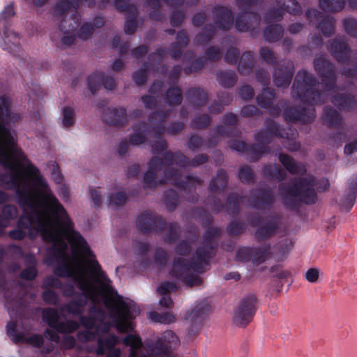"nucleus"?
<instances>
[{
    "label": "nucleus",
    "mask_w": 357,
    "mask_h": 357,
    "mask_svg": "<svg viewBox=\"0 0 357 357\" xmlns=\"http://www.w3.org/2000/svg\"><path fill=\"white\" fill-rule=\"evenodd\" d=\"M17 325L15 322L11 321L7 324V333L15 342L26 340V338L16 331Z\"/></svg>",
    "instance_id": "nucleus-14"
},
{
    "label": "nucleus",
    "mask_w": 357,
    "mask_h": 357,
    "mask_svg": "<svg viewBox=\"0 0 357 357\" xmlns=\"http://www.w3.org/2000/svg\"><path fill=\"white\" fill-rule=\"evenodd\" d=\"M333 102L335 105H338L341 107H343V108L344 107V105H342V102H339L337 100H334Z\"/></svg>",
    "instance_id": "nucleus-55"
},
{
    "label": "nucleus",
    "mask_w": 357,
    "mask_h": 357,
    "mask_svg": "<svg viewBox=\"0 0 357 357\" xmlns=\"http://www.w3.org/2000/svg\"><path fill=\"white\" fill-rule=\"evenodd\" d=\"M225 11H226L225 15L228 18V20H230V17H231V13L229 10H225Z\"/></svg>",
    "instance_id": "nucleus-57"
},
{
    "label": "nucleus",
    "mask_w": 357,
    "mask_h": 357,
    "mask_svg": "<svg viewBox=\"0 0 357 357\" xmlns=\"http://www.w3.org/2000/svg\"><path fill=\"white\" fill-rule=\"evenodd\" d=\"M43 316L44 320L48 323L51 328L61 333H71L75 331L78 327V324L74 321L61 323L60 321V315L57 312L52 309L45 310L43 311Z\"/></svg>",
    "instance_id": "nucleus-4"
},
{
    "label": "nucleus",
    "mask_w": 357,
    "mask_h": 357,
    "mask_svg": "<svg viewBox=\"0 0 357 357\" xmlns=\"http://www.w3.org/2000/svg\"><path fill=\"white\" fill-rule=\"evenodd\" d=\"M183 246L185 247V250H188V246L185 243L183 244Z\"/></svg>",
    "instance_id": "nucleus-64"
},
{
    "label": "nucleus",
    "mask_w": 357,
    "mask_h": 357,
    "mask_svg": "<svg viewBox=\"0 0 357 357\" xmlns=\"http://www.w3.org/2000/svg\"><path fill=\"white\" fill-rule=\"evenodd\" d=\"M83 305L84 303L82 301L80 303L73 301L66 306V310L73 315L78 314L82 312Z\"/></svg>",
    "instance_id": "nucleus-20"
},
{
    "label": "nucleus",
    "mask_w": 357,
    "mask_h": 357,
    "mask_svg": "<svg viewBox=\"0 0 357 357\" xmlns=\"http://www.w3.org/2000/svg\"><path fill=\"white\" fill-rule=\"evenodd\" d=\"M179 36L181 37H183L185 39V33H181Z\"/></svg>",
    "instance_id": "nucleus-62"
},
{
    "label": "nucleus",
    "mask_w": 357,
    "mask_h": 357,
    "mask_svg": "<svg viewBox=\"0 0 357 357\" xmlns=\"http://www.w3.org/2000/svg\"><path fill=\"white\" fill-rule=\"evenodd\" d=\"M204 17L203 15L197 14V15H195V17H193V23L195 25L198 26L204 22Z\"/></svg>",
    "instance_id": "nucleus-40"
},
{
    "label": "nucleus",
    "mask_w": 357,
    "mask_h": 357,
    "mask_svg": "<svg viewBox=\"0 0 357 357\" xmlns=\"http://www.w3.org/2000/svg\"><path fill=\"white\" fill-rule=\"evenodd\" d=\"M105 87L108 89H112L114 86V80L112 78H107L104 83Z\"/></svg>",
    "instance_id": "nucleus-41"
},
{
    "label": "nucleus",
    "mask_w": 357,
    "mask_h": 357,
    "mask_svg": "<svg viewBox=\"0 0 357 357\" xmlns=\"http://www.w3.org/2000/svg\"><path fill=\"white\" fill-rule=\"evenodd\" d=\"M46 1V0H33V4L36 6L40 7Z\"/></svg>",
    "instance_id": "nucleus-52"
},
{
    "label": "nucleus",
    "mask_w": 357,
    "mask_h": 357,
    "mask_svg": "<svg viewBox=\"0 0 357 357\" xmlns=\"http://www.w3.org/2000/svg\"><path fill=\"white\" fill-rule=\"evenodd\" d=\"M142 100L143 102L147 105L148 106H149V105L151 104L153 101V99L151 96H145V97H143L142 98Z\"/></svg>",
    "instance_id": "nucleus-50"
},
{
    "label": "nucleus",
    "mask_w": 357,
    "mask_h": 357,
    "mask_svg": "<svg viewBox=\"0 0 357 357\" xmlns=\"http://www.w3.org/2000/svg\"><path fill=\"white\" fill-rule=\"evenodd\" d=\"M92 31L93 27L88 24H85L80 27L78 35L80 38L84 39L92 33Z\"/></svg>",
    "instance_id": "nucleus-23"
},
{
    "label": "nucleus",
    "mask_w": 357,
    "mask_h": 357,
    "mask_svg": "<svg viewBox=\"0 0 357 357\" xmlns=\"http://www.w3.org/2000/svg\"><path fill=\"white\" fill-rule=\"evenodd\" d=\"M20 45V38L17 35L13 32H8L5 33V38L3 41H0V45L3 49L13 50Z\"/></svg>",
    "instance_id": "nucleus-10"
},
{
    "label": "nucleus",
    "mask_w": 357,
    "mask_h": 357,
    "mask_svg": "<svg viewBox=\"0 0 357 357\" xmlns=\"http://www.w3.org/2000/svg\"><path fill=\"white\" fill-rule=\"evenodd\" d=\"M168 180H171V176L169 175V172L167 174V178L164 181V182H167Z\"/></svg>",
    "instance_id": "nucleus-59"
},
{
    "label": "nucleus",
    "mask_w": 357,
    "mask_h": 357,
    "mask_svg": "<svg viewBox=\"0 0 357 357\" xmlns=\"http://www.w3.org/2000/svg\"><path fill=\"white\" fill-rule=\"evenodd\" d=\"M133 78L138 84H142L145 80V74L144 71L136 73L133 75Z\"/></svg>",
    "instance_id": "nucleus-38"
},
{
    "label": "nucleus",
    "mask_w": 357,
    "mask_h": 357,
    "mask_svg": "<svg viewBox=\"0 0 357 357\" xmlns=\"http://www.w3.org/2000/svg\"><path fill=\"white\" fill-rule=\"evenodd\" d=\"M147 50H146V47H144V46H141V47H139L135 52V54H144L145 52H146Z\"/></svg>",
    "instance_id": "nucleus-46"
},
{
    "label": "nucleus",
    "mask_w": 357,
    "mask_h": 357,
    "mask_svg": "<svg viewBox=\"0 0 357 357\" xmlns=\"http://www.w3.org/2000/svg\"><path fill=\"white\" fill-rule=\"evenodd\" d=\"M255 298L249 296L242 300L238 307L234 311L233 323L238 327H244L248 325L252 319L255 312Z\"/></svg>",
    "instance_id": "nucleus-3"
},
{
    "label": "nucleus",
    "mask_w": 357,
    "mask_h": 357,
    "mask_svg": "<svg viewBox=\"0 0 357 357\" xmlns=\"http://www.w3.org/2000/svg\"><path fill=\"white\" fill-rule=\"evenodd\" d=\"M301 28H302L301 24H296L291 25L290 26L289 29H290L291 32L296 33V32L300 31L301 29Z\"/></svg>",
    "instance_id": "nucleus-44"
},
{
    "label": "nucleus",
    "mask_w": 357,
    "mask_h": 357,
    "mask_svg": "<svg viewBox=\"0 0 357 357\" xmlns=\"http://www.w3.org/2000/svg\"><path fill=\"white\" fill-rule=\"evenodd\" d=\"M123 343L130 347V357H136V350L139 349L142 345L140 338L136 334H130L123 340Z\"/></svg>",
    "instance_id": "nucleus-8"
},
{
    "label": "nucleus",
    "mask_w": 357,
    "mask_h": 357,
    "mask_svg": "<svg viewBox=\"0 0 357 357\" xmlns=\"http://www.w3.org/2000/svg\"><path fill=\"white\" fill-rule=\"evenodd\" d=\"M205 314V310L202 305H197L186 317V320L192 324H199Z\"/></svg>",
    "instance_id": "nucleus-11"
},
{
    "label": "nucleus",
    "mask_w": 357,
    "mask_h": 357,
    "mask_svg": "<svg viewBox=\"0 0 357 357\" xmlns=\"http://www.w3.org/2000/svg\"><path fill=\"white\" fill-rule=\"evenodd\" d=\"M260 53H261V56L267 62L273 61V54L268 48H261Z\"/></svg>",
    "instance_id": "nucleus-31"
},
{
    "label": "nucleus",
    "mask_w": 357,
    "mask_h": 357,
    "mask_svg": "<svg viewBox=\"0 0 357 357\" xmlns=\"http://www.w3.org/2000/svg\"><path fill=\"white\" fill-rule=\"evenodd\" d=\"M36 275V271L33 266L25 269L21 274L22 278L26 280H32Z\"/></svg>",
    "instance_id": "nucleus-25"
},
{
    "label": "nucleus",
    "mask_w": 357,
    "mask_h": 357,
    "mask_svg": "<svg viewBox=\"0 0 357 357\" xmlns=\"http://www.w3.org/2000/svg\"><path fill=\"white\" fill-rule=\"evenodd\" d=\"M183 18V15L181 13L174 14L172 18V23L176 24Z\"/></svg>",
    "instance_id": "nucleus-42"
},
{
    "label": "nucleus",
    "mask_w": 357,
    "mask_h": 357,
    "mask_svg": "<svg viewBox=\"0 0 357 357\" xmlns=\"http://www.w3.org/2000/svg\"><path fill=\"white\" fill-rule=\"evenodd\" d=\"M76 29H77V27H75L74 26H70V27H69V29L68 30H66V31L69 32V33H70V32L74 33Z\"/></svg>",
    "instance_id": "nucleus-54"
},
{
    "label": "nucleus",
    "mask_w": 357,
    "mask_h": 357,
    "mask_svg": "<svg viewBox=\"0 0 357 357\" xmlns=\"http://www.w3.org/2000/svg\"><path fill=\"white\" fill-rule=\"evenodd\" d=\"M167 96L171 104H178L181 102V91L178 88L170 89L167 91Z\"/></svg>",
    "instance_id": "nucleus-17"
},
{
    "label": "nucleus",
    "mask_w": 357,
    "mask_h": 357,
    "mask_svg": "<svg viewBox=\"0 0 357 357\" xmlns=\"http://www.w3.org/2000/svg\"><path fill=\"white\" fill-rule=\"evenodd\" d=\"M123 66V63L120 60L115 61L112 64V68L114 70H119Z\"/></svg>",
    "instance_id": "nucleus-43"
},
{
    "label": "nucleus",
    "mask_w": 357,
    "mask_h": 357,
    "mask_svg": "<svg viewBox=\"0 0 357 357\" xmlns=\"http://www.w3.org/2000/svg\"><path fill=\"white\" fill-rule=\"evenodd\" d=\"M45 336L47 338L50 339L52 341H54L55 342H59V336L56 332L54 331L53 330H47L45 333Z\"/></svg>",
    "instance_id": "nucleus-36"
},
{
    "label": "nucleus",
    "mask_w": 357,
    "mask_h": 357,
    "mask_svg": "<svg viewBox=\"0 0 357 357\" xmlns=\"http://www.w3.org/2000/svg\"><path fill=\"white\" fill-rule=\"evenodd\" d=\"M354 195H351L349 197L343 200L340 204V210L344 212H348L353 207L354 204Z\"/></svg>",
    "instance_id": "nucleus-21"
},
{
    "label": "nucleus",
    "mask_w": 357,
    "mask_h": 357,
    "mask_svg": "<svg viewBox=\"0 0 357 357\" xmlns=\"http://www.w3.org/2000/svg\"><path fill=\"white\" fill-rule=\"evenodd\" d=\"M61 123L63 127H70L74 123V111L70 107H65L62 109Z\"/></svg>",
    "instance_id": "nucleus-12"
},
{
    "label": "nucleus",
    "mask_w": 357,
    "mask_h": 357,
    "mask_svg": "<svg viewBox=\"0 0 357 357\" xmlns=\"http://www.w3.org/2000/svg\"><path fill=\"white\" fill-rule=\"evenodd\" d=\"M241 3L245 2V3H252L253 0H238Z\"/></svg>",
    "instance_id": "nucleus-58"
},
{
    "label": "nucleus",
    "mask_w": 357,
    "mask_h": 357,
    "mask_svg": "<svg viewBox=\"0 0 357 357\" xmlns=\"http://www.w3.org/2000/svg\"><path fill=\"white\" fill-rule=\"evenodd\" d=\"M150 318L155 321L164 324H170L174 322L175 320L174 316L170 313H164L160 314L153 312L150 314Z\"/></svg>",
    "instance_id": "nucleus-13"
},
{
    "label": "nucleus",
    "mask_w": 357,
    "mask_h": 357,
    "mask_svg": "<svg viewBox=\"0 0 357 357\" xmlns=\"http://www.w3.org/2000/svg\"><path fill=\"white\" fill-rule=\"evenodd\" d=\"M17 216L16 208L11 205L4 206L3 209V216H0V231L10 225V220Z\"/></svg>",
    "instance_id": "nucleus-7"
},
{
    "label": "nucleus",
    "mask_w": 357,
    "mask_h": 357,
    "mask_svg": "<svg viewBox=\"0 0 357 357\" xmlns=\"http://www.w3.org/2000/svg\"><path fill=\"white\" fill-rule=\"evenodd\" d=\"M75 339L73 337L66 335L62 342V345L65 348H71L75 344Z\"/></svg>",
    "instance_id": "nucleus-34"
},
{
    "label": "nucleus",
    "mask_w": 357,
    "mask_h": 357,
    "mask_svg": "<svg viewBox=\"0 0 357 357\" xmlns=\"http://www.w3.org/2000/svg\"><path fill=\"white\" fill-rule=\"evenodd\" d=\"M347 188L349 193L354 195L357 190V174L352 175L347 181Z\"/></svg>",
    "instance_id": "nucleus-22"
},
{
    "label": "nucleus",
    "mask_w": 357,
    "mask_h": 357,
    "mask_svg": "<svg viewBox=\"0 0 357 357\" xmlns=\"http://www.w3.org/2000/svg\"><path fill=\"white\" fill-rule=\"evenodd\" d=\"M265 35L268 38V40H271V38H269L268 35V31H265Z\"/></svg>",
    "instance_id": "nucleus-63"
},
{
    "label": "nucleus",
    "mask_w": 357,
    "mask_h": 357,
    "mask_svg": "<svg viewBox=\"0 0 357 357\" xmlns=\"http://www.w3.org/2000/svg\"><path fill=\"white\" fill-rule=\"evenodd\" d=\"M176 285L174 283L164 282L158 288V292L164 296L160 300V305L165 307H169L172 305V301L170 297L166 296L167 294L174 291Z\"/></svg>",
    "instance_id": "nucleus-6"
},
{
    "label": "nucleus",
    "mask_w": 357,
    "mask_h": 357,
    "mask_svg": "<svg viewBox=\"0 0 357 357\" xmlns=\"http://www.w3.org/2000/svg\"><path fill=\"white\" fill-rule=\"evenodd\" d=\"M240 95L243 98H250L253 96L252 89L248 86H244L241 89Z\"/></svg>",
    "instance_id": "nucleus-28"
},
{
    "label": "nucleus",
    "mask_w": 357,
    "mask_h": 357,
    "mask_svg": "<svg viewBox=\"0 0 357 357\" xmlns=\"http://www.w3.org/2000/svg\"><path fill=\"white\" fill-rule=\"evenodd\" d=\"M126 195L122 191L116 190L110 194L109 204L120 205L126 202Z\"/></svg>",
    "instance_id": "nucleus-15"
},
{
    "label": "nucleus",
    "mask_w": 357,
    "mask_h": 357,
    "mask_svg": "<svg viewBox=\"0 0 357 357\" xmlns=\"http://www.w3.org/2000/svg\"><path fill=\"white\" fill-rule=\"evenodd\" d=\"M236 26L238 30H240L241 31H245L248 29V27H247L245 26H241V24H240V22H239V19L236 22Z\"/></svg>",
    "instance_id": "nucleus-47"
},
{
    "label": "nucleus",
    "mask_w": 357,
    "mask_h": 357,
    "mask_svg": "<svg viewBox=\"0 0 357 357\" xmlns=\"http://www.w3.org/2000/svg\"><path fill=\"white\" fill-rule=\"evenodd\" d=\"M329 188V182L326 178L314 179V191L321 192L326 190Z\"/></svg>",
    "instance_id": "nucleus-16"
},
{
    "label": "nucleus",
    "mask_w": 357,
    "mask_h": 357,
    "mask_svg": "<svg viewBox=\"0 0 357 357\" xmlns=\"http://www.w3.org/2000/svg\"><path fill=\"white\" fill-rule=\"evenodd\" d=\"M77 3V2H74V0H62L61 4L57 6L58 11L63 10L65 8L68 9L70 5L74 7Z\"/></svg>",
    "instance_id": "nucleus-29"
},
{
    "label": "nucleus",
    "mask_w": 357,
    "mask_h": 357,
    "mask_svg": "<svg viewBox=\"0 0 357 357\" xmlns=\"http://www.w3.org/2000/svg\"><path fill=\"white\" fill-rule=\"evenodd\" d=\"M295 3L294 1V0H287V4L286 6V8L288 11L289 12H294V10H291L289 7V5L290 4H292L294 5Z\"/></svg>",
    "instance_id": "nucleus-51"
},
{
    "label": "nucleus",
    "mask_w": 357,
    "mask_h": 357,
    "mask_svg": "<svg viewBox=\"0 0 357 357\" xmlns=\"http://www.w3.org/2000/svg\"><path fill=\"white\" fill-rule=\"evenodd\" d=\"M63 41L64 43H70V41L69 42L67 41V38H63Z\"/></svg>",
    "instance_id": "nucleus-61"
},
{
    "label": "nucleus",
    "mask_w": 357,
    "mask_h": 357,
    "mask_svg": "<svg viewBox=\"0 0 357 357\" xmlns=\"http://www.w3.org/2000/svg\"><path fill=\"white\" fill-rule=\"evenodd\" d=\"M8 195L3 192L0 191V204L3 203L8 199Z\"/></svg>",
    "instance_id": "nucleus-48"
},
{
    "label": "nucleus",
    "mask_w": 357,
    "mask_h": 357,
    "mask_svg": "<svg viewBox=\"0 0 357 357\" xmlns=\"http://www.w3.org/2000/svg\"><path fill=\"white\" fill-rule=\"evenodd\" d=\"M43 298L47 303H54L57 300L56 295L52 290L45 291L43 294Z\"/></svg>",
    "instance_id": "nucleus-26"
},
{
    "label": "nucleus",
    "mask_w": 357,
    "mask_h": 357,
    "mask_svg": "<svg viewBox=\"0 0 357 357\" xmlns=\"http://www.w3.org/2000/svg\"><path fill=\"white\" fill-rule=\"evenodd\" d=\"M3 15L5 17L13 16L15 15L14 8L11 3L7 5L3 11Z\"/></svg>",
    "instance_id": "nucleus-37"
},
{
    "label": "nucleus",
    "mask_w": 357,
    "mask_h": 357,
    "mask_svg": "<svg viewBox=\"0 0 357 357\" xmlns=\"http://www.w3.org/2000/svg\"><path fill=\"white\" fill-rule=\"evenodd\" d=\"M337 221L335 217H333L328 220L326 225V229L328 232L333 231L337 226Z\"/></svg>",
    "instance_id": "nucleus-33"
},
{
    "label": "nucleus",
    "mask_w": 357,
    "mask_h": 357,
    "mask_svg": "<svg viewBox=\"0 0 357 357\" xmlns=\"http://www.w3.org/2000/svg\"><path fill=\"white\" fill-rule=\"evenodd\" d=\"M280 160L289 172H294L296 171V164L289 155L285 154L280 155Z\"/></svg>",
    "instance_id": "nucleus-18"
},
{
    "label": "nucleus",
    "mask_w": 357,
    "mask_h": 357,
    "mask_svg": "<svg viewBox=\"0 0 357 357\" xmlns=\"http://www.w3.org/2000/svg\"><path fill=\"white\" fill-rule=\"evenodd\" d=\"M179 344V339L176 334L171 331H167L162 334L156 346L161 352L167 354L170 350L178 347Z\"/></svg>",
    "instance_id": "nucleus-5"
},
{
    "label": "nucleus",
    "mask_w": 357,
    "mask_h": 357,
    "mask_svg": "<svg viewBox=\"0 0 357 357\" xmlns=\"http://www.w3.org/2000/svg\"><path fill=\"white\" fill-rule=\"evenodd\" d=\"M144 139H145L144 134L142 132H137L133 134L130 137V142L132 144L138 145V144H142L144 142Z\"/></svg>",
    "instance_id": "nucleus-24"
},
{
    "label": "nucleus",
    "mask_w": 357,
    "mask_h": 357,
    "mask_svg": "<svg viewBox=\"0 0 357 357\" xmlns=\"http://www.w3.org/2000/svg\"><path fill=\"white\" fill-rule=\"evenodd\" d=\"M147 2L150 5L155 6L158 3V0H147Z\"/></svg>",
    "instance_id": "nucleus-53"
},
{
    "label": "nucleus",
    "mask_w": 357,
    "mask_h": 357,
    "mask_svg": "<svg viewBox=\"0 0 357 357\" xmlns=\"http://www.w3.org/2000/svg\"><path fill=\"white\" fill-rule=\"evenodd\" d=\"M91 197L96 206H98L100 203V194L98 190L93 189L90 191Z\"/></svg>",
    "instance_id": "nucleus-30"
},
{
    "label": "nucleus",
    "mask_w": 357,
    "mask_h": 357,
    "mask_svg": "<svg viewBox=\"0 0 357 357\" xmlns=\"http://www.w3.org/2000/svg\"><path fill=\"white\" fill-rule=\"evenodd\" d=\"M20 119L12 99L0 96V185L13 189L24 211L17 229L9 236L22 239L26 234L33 238L38 234L52 242L50 252L56 262V273L70 277L83 292L85 299L102 303L107 314L98 310L95 318L82 319L89 333L98 336L96 353L106 357H121L120 340L109 333L115 324L121 333L133 329L131 320L139 310L132 301L123 300L110 285L100 271L84 238L73 229L66 210L52 194L40 170L17 146L13 126Z\"/></svg>",
    "instance_id": "nucleus-1"
},
{
    "label": "nucleus",
    "mask_w": 357,
    "mask_h": 357,
    "mask_svg": "<svg viewBox=\"0 0 357 357\" xmlns=\"http://www.w3.org/2000/svg\"><path fill=\"white\" fill-rule=\"evenodd\" d=\"M324 280V273L319 269L314 268V283L322 282Z\"/></svg>",
    "instance_id": "nucleus-32"
},
{
    "label": "nucleus",
    "mask_w": 357,
    "mask_h": 357,
    "mask_svg": "<svg viewBox=\"0 0 357 357\" xmlns=\"http://www.w3.org/2000/svg\"><path fill=\"white\" fill-rule=\"evenodd\" d=\"M306 279L312 282V268H310L307 271V272L306 273Z\"/></svg>",
    "instance_id": "nucleus-49"
},
{
    "label": "nucleus",
    "mask_w": 357,
    "mask_h": 357,
    "mask_svg": "<svg viewBox=\"0 0 357 357\" xmlns=\"http://www.w3.org/2000/svg\"><path fill=\"white\" fill-rule=\"evenodd\" d=\"M199 260V264H202L203 262H205L206 257H200Z\"/></svg>",
    "instance_id": "nucleus-56"
},
{
    "label": "nucleus",
    "mask_w": 357,
    "mask_h": 357,
    "mask_svg": "<svg viewBox=\"0 0 357 357\" xmlns=\"http://www.w3.org/2000/svg\"><path fill=\"white\" fill-rule=\"evenodd\" d=\"M190 267L193 270L199 269L195 264L187 265L184 260L179 257L172 265L169 274L172 278L185 282L190 287L199 285L202 282V279L198 275L190 274Z\"/></svg>",
    "instance_id": "nucleus-2"
},
{
    "label": "nucleus",
    "mask_w": 357,
    "mask_h": 357,
    "mask_svg": "<svg viewBox=\"0 0 357 357\" xmlns=\"http://www.w3.org/2000/svg\"><path fill=\"white\" fill-rule=\"evenodd\" d=\"M326 120L330 126H334L340 122L341 118L336 111L331 110L326 112Z\"/></svg>",
    "instance_id": "nucleus-19"
},
{
    "label": "nucleus",
    "mask_w": 357,
    "mask_h": 357,
    "mask_svg": "<svg viewBox=\"0 0 357 357\" xmlns=\"http://www.w3.org/2000/svg\"><path fill=\"white\" fill-rule=\"evenodd\" d=\"M231 122H235L236 121V117L234 116H231Z\"/></svg>",
    "instance_id": "nucleus-60"
},
{
    "label": "nucleus",
    "mask_w": 357,
    "mask_h": 357,
    "mask_svg": "<svg viewBox=\"0 0 357 357\" xmlns=\"http://www.w3.org/2000/svg\"><path fill=\"white\" fill-rule=\"evenodd\" d=\"M249 250L248 248H243L238 251L237 257L240 260H247L248 259V257L246 256V255L248 253Z\"/></svg>",
    "instance_id": "nucleus-39"
},
{
    "label": "nucleus",
    "mask_w": 357,
    "mask_h": 357,
    "mask_svg": "<svg viewBox=\"0 0 357 357\" xmlns=\"http://www.w3.org/2000/svg\"><path fill=\"white\" fill-rule=\"evenodd\" d=\"M344 151L347 155H351L353 153L357 151V139L354 141L347 143L344 146Z\"/></svg>",
    "instance_id": "nucleus-27"
},
{
    "label": "nucleus",
    "mask_w": 357,
    "mask_h": 357,
    "mask_svg": "<svg viewBox=\"0 0 357 357\" xmlns=\"http://www.w3.org/2000/svg\"><path fill=\"white\" fill-rule=\"evenodd\" d=\"M28 342L36 347H39L43 342V338L39 335H33L30 337Z\"/></svg>",
    "instance_id": "nucleus-35"
},
{
    "label": "nucleus",
    "mask_w": 357,
    "mask_h": 357,
    "mask_svg": "<svg viewBox=\"0 0 357 357\" xmlns=\"http://www.w3.org/2000/svg\"><path fill=\"white\" fill-rule=\"evenodd\" d=\"M158 163L157 160L151 161L149 169L144 176L145 183L151 188L155 187L157 183L155 176L158 172Z\"/></svg>",
    "instance_id": "nucleus-9"
},
{
    "label": "nucleus",
    "mask_w": 357,
    "mask_h": 357,
    "mask_svg": "<svg viewBox=\"0 0 357 357\" xmlns=\"http://www.w3.org/2000/svg\"><path fill=\"white\" fill-rule=\"evenodd\" d=\"M96 79L98 80V82L100 81V77L99 75L98 76L93 75V76L90 77V78H89V88H90V89L91 91L93 90V89H92V82L93 81H96Z\"/></svg>",
    "instance_id": "nucleus-45"
}]
</instances>
